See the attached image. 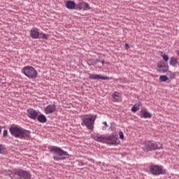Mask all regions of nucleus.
<instances>
[{
  "mask_svg": "<svg viewBox=\"0 0 179 179\" xmlns=\"http://www.w3.org/2000/svg\"><path fill=\"white\" fill-rule=\"evenodd\" d=\"M9 131L15 138H19V139H28V138H30V131L20 126H13L9 128Z\"/></svg>",
  "mask_w": 179,
  "mask_h": 179,
  "instance_id": "f257e3e1",
  "label": "nucleus"
},
{
  "mask_svg": "<svg viewBox=\"0 0 179 179\" xmlns=\"http://www.w3.org/2000/svg\"><path fill=\"white\" fill-rule=\"evenodd\" d=\"M49 152L54 154L53 159L55 162H59V160H65L69 157L68 152L64 151L59 147L51 146L49 148Z\"/></svg>",
  "mask_w": 179,
  "mask_h": 179,
  "instance_id": "f03ea898",
  "label": "nucleus"
},
{
  "mask_svg": "<svg viewBox=\"0 0 179 179\" xmlns=\"http://www.w3.org/2000/svg\"><path fill=\"white\" fill-rule=\"evenodd\" d=\"M10 177L12 179H31V174H30V172L27 171L17 169L13 170L10 174Z\"/></svg>",
  "mask_w": 179,
  "mask_h": 179,
  "instance_id": "7ed1b4c3",
  "label": "nucleus"
},
{
  "mask_svg": "<svg viewBox=\"0 0 179 179\" xmlns=\"http://www.w3.org/2000/svg\"><path fill=\"white\" fill-rule=\"evenodd\" d=\"M97 118L96 115L92 116V115H85L82 117L81 125H85L90 131L94 129V122Z\"/></svg>",
  "mask_w": 179,
  "mask_h": 179,
  "instance_id": "20e7f679",
  "label": "nucleus"
},
{
  "mask_svg": "<svg viewBox=\"0 0 179 179\" xmlns=\"http://www.w3.org/2000/svg\"><path fill=\"white\" fill-rule=\"evenodd\" d=\"M22 72L29 79H36L37 78V71L33 66H25L22 69Z\"/></svg>",
  "mask_w": 179,
  "mask_h": 179,
  "instance_id": "39448f33",
  "label": "nucleus"
},
{
  "mask_svg": "<svg viewBox=\"0 0 179 179\" xmlns=\"http://www.w3.org/2000/svg\"><path fill=\"white\" fill-rule=\"evenodd\" d=\"M150 171L153 174V176L166 174V169H164L163 166L159 165H151L150 167Z\"/></svg>",
  "mask_w": 179,
  "mask_h": 179,
  "instance_id": "423d86ee",
  "label": "nucleus"
},
{
  "mask_svg": "<svg viewBox=\"0 0 179 179\" xmlns=\"http://www.w3.org/2000/svg\"><path fill=\"white\" fill-rule=\"evenodd\" d=\"M143 149L145 152H150L159 149V146H157V143H152V141H145Z\"/></svg>",
  "mask_w": 179,
  "mask_h": 179,
  "instance_id": "0eeeda50",
  "label": "nucleus"
},
{
  "mask_svg": "<svg viewBox=\"0 0 179 179\" xmlns=\"http://www.w3.org/2000/svg\"><path fill=\"white\" fill-rule=\"evenodd\" d=\"M157 71L161 73H166L169 71V64L163 61H160L157 64Z\"/></svg>",
  "mask_w": 179,
  "mask_h": 179,
  "instance_id": "6e6552de",
  "label": "nucleus"
},
{
  "mask_svg": "<svg viewBox=\"0 0 179 179\" xmlns=\"http://www.w3.org/2000/svg\"><path fill=\"white\" fill-rule=\"evenodd\" d=\"M89 79H92V80H108L110 78L107 76H101L100 74H89Z\"/></svg>",
  "mask_w": 179,
  "mask_h": 179,
  "instance_id": "1a4fd4ad",
  "label": "nucleus"
},
{
  "mask_svg": "<svg viewBox=\"0 0 179 179\" xmlns=\"http://www.w3.org/2000/svg\"><path fill=\"white\" fill-rule=\"evenodd\" d=\"M27 115L29 118H31V120H37V117H38V113H37V110L29 108L27 110Z\"/></svg>",
  "mask_w": 179,
  "mask_h": 179,
  "instance_id": "9d476101",
  "label": "nucleus"
},
{
  "mask_svg": "<svg viewBox=\"0 0 179 179\" xmlns=\"http://www.w3.org/2000/svg\"><path fill=\"white\" fill-rule=\"evenodd\" d=\"M45 114H52L57 111V106L55 104L48 105L44 109Z\"/></svg>",
  "mask_w": 179,
  "mask_h": 179,
  "instance_id": "9b49d317",
  "label": "nucleus"
},
{
  "mask_svg": "<svg viewBox=\"0 0 179 179\" xmlns=\"http://www.w3.org/2000/svg\"><path fill=\"white\" fill-rule=\"evenodd\" d=\"M30 36L31 38H38V37H40V29H38V28L33 27L30 31Z\"/></svg>",
  "mask_w": 179,
  "mask_h": 179,
  "instance_id": "f8f14e48",
  "label": "nucleus"
},
{
  "mask_svg": "<svg viewBox=\"0 0 179 179\" xmlns=\"http://www.w3.org/2000/svg\"><path fill=\"white\" fill-rule=\"evenodd\" d=\"M141 118H152V113L148 111V109L143 108L141 110Z\"/></svg>",
  "mask_w": 179,
  "mask_h": 179,
  "instance_id": "ddd939ff",
  "label": "nucleus"
},
{
  "mask_svg": "<svg viewBox=\"0 0 179 179\" xmlns=\"http://www.w3.org/2000/svg\"><path fill=\"white\" fill-rule=\"evenodd\" d=\"M106 141H109V142H110V145H117L118 143L117 142L118 141V138L114 135L106 137Z\"/></svg>",
  "mask_w": 179,
  "mask_h": 179,
  "instance_id": "4468645a",
  "label": "nucleus"
},
{
  "mask_svg": "<svg viewBox=\"0 0 179 179\" xmlns=\"http://www.w3.org/2000/svg\"><path fill=\"white\" fill-rule=\"evenodd\" d=\"M78 6H80V9H83V10H89V9H90L89 3L84 1H80L78 3Z\"/></svg>",
  "mask_w": 179,
  "mask_h": 179,
  "instance_id": "2eb2a0df",
  "label": "nucleus"
},
{
  "mask_svg": "<svg viewBox=\"0 0 179 179\" xmlns=\"http://www.w3.org/2000/svg\"><path fill=\"white\" fill-rule=\"evenodd\" d=\"M76 6V3L73 1H67L66 2V8L67 9H74Z\"/></svg>",
  "mask_w": 179,
  "mask_h": 179,
  "instance_id": "dca6fc26",
  "label": "nucleus"
},
{
  "mask_svg": "<svg viewBox=\"0 0 179 179\" xmlns=\"http://www.w3.org/2000/svg\"><path fill=\"white\" fill-rule=\"evenodd\" d=\"M37 120L39 122L44 124V122H47V117L44 115H39L37 117Z\"/></svg>",
  "mask_w": 179,
  "mask_h": 179,
  "instance_id": "f3484780",
  "label": "nucleus"
},
{
  "mask_svg": "<svg viewBox=\"0 0 179 179\" xmlns=\"http://www.w3.org/2000/svg\"><path fill=\"white\" fill-rule=\"evenodd\" d=\"M94 141H96V142H102L103 143L106 142V137H103V136H94Z\"/></svg>",
  "mask_w": 179,
  "mask_h": 179,
  "instance_id": "a211bd4d",
  "label": "nucleus"
},
{
  "mask_svg": "<svg viewBox=\"0 0 179 179\" xmlns=\"http://www.w3.org/2000/svg\"><path fill=\"white\" fill-rule=\"evenodd\" d=\"M177 64H178V61L177 60V58L174 57H171L170 65H171L172 66H176Z\"/></svg>",
  "mask_w": 179,
  "mask_h": 179,
  "instance_id": "6ab92c4d",
  "label": "nucleus"
},
{
  "mask_svg": "<svg viewBox=\"0 0 179 179\" xmlns=\"http://www.w3.org/2000/svg\"><path fill=\"white\" fill-rule=\"evenodd\" d=\"M160 55L163 58V60L164 61V62H165V64H167V62H169V56L167 55H165L163 52H161Z\"/></svg>",
  "mask_w": 179,
  "mask_h": 179,
  "instance_id": "aec40b11",
  "label": "nucleus"
},
{
  "mask_svg": "<svg viewBox=\"0 0 179 179\" xmlns=\"http://www.w3.org/2000/svg\"><path fill=\"white\" fill-rule=\"evenodd\" d=\"M159 80L160 82H167V80H169V78L166 76H160Z\"/></svg>",
  "mask_w": 179,
  "mask_h": 179,
  "instance_id": "412c9836",
  "label": "nucleus"
},
{
  "mask_svg": "<svg viewBox=\"0 0 179 179\" xmlns=\"http://www.w3.org/2000/svg\"><path fill=\"white\" fill-rule=\"evenodd\" d=\"M139 108H140V105H134L132 108H131V111L133 113H136V111H139Z\"/></svg>",
  "mask_w": 179,
  "mask_h": 179,
  "instance_id": "4be33fe9",
  "label": "nucleus"
},
{
  "mask_svg": "<svg viewBox=\"0 0 179 179\" xmlns=\"http://www.w3.org/2000/svg\"><path fill=\"white\" fill-rule=\"evenodd\" d=\"M120 93L118 92H115L114 94L113 95V99H114V100H120Z\"/></svg>",
  "mask_w": 179,
  "mask_h": 179,
  "instance_id": "5701e85b",
  "label": "nucleus"
},
{
  "mask_svg": "<svg viewBox=\"0 0 179 179\" xmlns=\"http://www.w3.org/2000/svg\"><path fill=\"white\" fill-rule=\"evenodd\" d=\"M5 152H6V148H5V147H3V145L2 144H0V153L3 155V153H5Z\"/></svg>",
  "mask_w": 179,
  "mask_h": 179,
  "instance_id": "b1692460",
  "label": "nucleus"
},
{
  "mask_svg": "<svg viewBox=\"0 0 179 179\" xmlns=\"http://www.w3.org/2000/svg\"><path fill=\"white\" fill-rule=\"evenodd\" d=\"M41 38H43L44 40H47L48 38V34H41Z\"/></svg>",
  "mask_w": 179,
  "mask_h": 179,
  "instance_id": "393cba45",
  "label": "nucleus"
},
{
  "mask_svg": "<svg viewBox=\"0 0 179 179\" xmlns=\"http://www.w3.org/2000/svg\"><path fill=\"white\" fill-rule=\"evenodd\" d=\"M119 136L120 139H124V133L122 131H119Z\"/></svg>",
  "mask_w": 179,
  "mask_h": 179,
  "instance_id": "a878e982",
  "label": "nucleus"
},
{
  "mask_svg": "<svg viewBox=\"0 0 179 179\" xmlns=\"http://www.w3.org/2000/svg\"><path fill=\"white\" fill-rule=\"evenodd\" d=\"M8 136V130L5 129L3 132V136L5 138Z\"/></svg>",
  "mask_w": 179,
  "mask_h": 179,
  "instance_id": "bb28decb",
  "label": "nucleus"
},
{
  "mask_svg": "<svg viewBox=\"0 0 179 179\" xmlns=\"http://www.w3.org/2000/svg\"><path fill=\"white\" fill-rule=\"evenodd\" d=\"M124 47L126 50H128V48H129V45L128 43H125Z\"/></svg>",
  "mask_w": 179,
  "mask_h": 179,
  "instance_id": "cd10ccee",
  "label": "nucleus"
},
{
  "mask_svg": "<svg viewBox=\"0 0 179 179\" xmlns=\"http://www.w3.org/2000/svg\"><path fill=\"white\" fill-rule=\"evenodd\" d=\"M174 76H176V75L174 73H171V79H174Z\"/></svg>",
  "mask_w": 179,
  "mask_h": 179,
  "instance_id": "c85d7f7f",
  "label": "nucleus"
},
{
  "mask_svg": "<svg viewBox=\"0 0 179 179\" xmlns=\"http://www.w3.org/2000/svg\"><path fill=\"white\" fill-rule=\"evenodd\" d=\"M103 125H106V127H108V125L107 124V122H103Z\"/></svg>",
  "mask_w": 179,
  "mask_h": 179,
  "instance_id": "c756f323",
  "label": "nucleus"
},
{
  "mask_svg": "<svg viewBox=\"0 0 179 179\" xmlns=\"http://www.w3.org/2000/svg\"><path fill=\"white\" fill-rule=\"evenodd\" d=\"M1 132H2V129L1 128V126H0V134Z\"/></svg>",
  "mask_w": 179,
  "mask_h": 179,
  "instance_id": "7c9ffc66",
  "label": "nucleus"
}]
</instances>
